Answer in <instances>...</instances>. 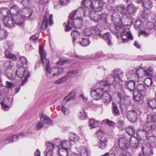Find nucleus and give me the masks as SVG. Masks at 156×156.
I'll return each mask as SVG.
<instances>
[{"mask_svg": "<svg viewBox=\"0 0 156 156\" xmlns=\"http://www.w3.org/2000/svg\"><path fill=\"white\" fill-rule=\"evenodd\" d=\"M39 50L43 66L47 72L46 75L48 77L53 78L58 76L63 72L64 69L62 68H55L51 69L50 66L49 60L46 58L45 51L41 45H40Z\"/></svg>", "mask_w": 156, "mask_h": 156, "instance_id": "obj_1", "label": "nucleus"}, {"mask_svg": "<svg viewBox=\"0 0 156 156\" xmlns=\"http://www.w3.org/2000/svg\"><path fill=\"white\" fill-rule=\"evenodd\" d=\"M100 88H98L94 90H92L90 92V95L93 99L98 100L101 99L103 97V96L104 95L106 97V98H105V103H108L111 101V98L109 94L107 93L108 92L105 91V90L103 89L104 88V87H101Z\"/></svg>", "mask_w": 156, "mask_h": 156, "instance_id": "obj_2", "label": "nucleus"}, {"mask_svg": "<svg viewBox=\"0 0 156 156\" xmlns=\"http://www.w3.org/2000/svg\"><path fill=\"white\" fill-rule=\"evenodd\" d=\"M74 19H69L68 21V24L64 23V25L65 26L66 28L65 31H70L73 27L76 28H80L82 25V19L79 18L76 19L77 17H74Z\"/></svg>", "mask_w": 156, "mask_h": 156, "instance_id": "obj_3", "label": "nucleus"}, {"mask_svg": "<svg viewBox=\"0 0 156 156\" xmlns=\"http://www.w3.org/2000/svg\"><path fill=\"white\" fill-rule=\"evenodd\" d=\"M16 74L20 78L22 85L25 83L29 76V73L28 69L23 67L18 68L16 71Z\"/></svg>", "mask_w": 156, "mask_h": 156, "instance_id": "obj_4", "label": "nucleus"}, {"mask_svg": "<svg viewBox=\"0 0 156 156\" xmlns=\"http://www.w3.org/2000/svg\"><path fill=\"white\" fill-rule=\"evenodd\" d=\"M115 80V79L114 76L109 75L107 77L106 80L107 83L105 81H101L99 82V85L100 87H104V88L103 89L105 90V91L109 92L111 90L110 85L112 84Z\"/></svg>", "mask_w": 156, "mask_h": 156, "instance_id": "obj_5", "label": "nucleus"}, {"mask_svg": "<svg viewBox=\"0 0 156 156\" xmlns=\"http://www.w3.org/2000/svg\"><path fill=\"white\" fill-rule=\"evenodd\" d=\"M6 65H7V67L5 70L6 74L9 78L13 79L15 76L13 73L14 71V65L12 62L9 60L5 62L4 65L5 67L7 66H5Z\"/></svg>", "mask_w": 156, "mask_h": 156, "instance_id": "obj_6", "label": "nucleus"}, {"mask_svg": "<svg viewBox=\"0 0 156 156\" xmlns=\"http://www.w3.org/2000/svg\"><path fill=\"white\" fill-rule=\"evenodd\" d=\"M86 10L85 8L83 7L78 8L76 10H74L71 12L69 16V18L74 19V17H76L77 18H81L85 15Z\"/></svg>", "mask_w": 156, "mask_h": 156, "instance_id": "obj_7", "label": "nucleus"}, {"mask_svg": "<svg viewBox=\"0 0 156 156\" xmlns=\"http://www.w3.org/2000/svg\"><path fill=\"white\" fill-rule=\"evenodd\" d=\"M48 12H46L45 15H44L43 19V21L41 26L40 28L43 30H46L48 27V17H49V24L50 25L53 24V21L52 19L53 17L52 14L49 15Z\"/></svg>", "mask_w": 156, "mask_h": 156, "instance_id": "obj_8", "label": "nucleus"}, {"mask_svg": "<svg viewBox=\"0 0 156 156\" xmlns=\"http://www.w3.org/2000/svg\"><path fill=\"white\" fill-rule=\"evenodd\" d=\"M5 87L9 90V94L14 95L18 93L20 90V87L17 89L15 85L13 83L6 81L5 83Z\"/></svg>", "mask_w": 156, "mask_h": 156, "instance_id": "obj_9", "label": "nucleus"}, {"mask_svg": "<svg viewBox=\"0 0 156 156\" xmlns=\"http://www.w3.org/2000/svg\"><path fill=\"white\" fill-rule=\"evenodd\" d=\"M82 7H85V9L86 10L88 9L89 7L92 10H95L96 8L95 3L93 0H83L82 2Z\"/></svg>", "mask_w": 156, "mask_h": 156, "instance_id": "obj_10", "label": "nucleus"}, {"mask_svg": "<svg viewBox=\"0 0 156 156\" xmlns=\"http://www.w3.org/2000/svg\"><path fill=\"white\" fill-rule=\"evenodd\" d=\"M120 35L123 42L126 43L129 40L133 39V37L128 30H126L125 29Z\"/></svg>", "mask_w": 156, "mask_h": 156, "instance_id": "obj_11", "label": "nucleus"}, {"mask_svg": "<svg viewBox=\"0 0 156 156\" xmlns=\"http://www.w3.org/2000/svg\"><path fill=\"white\" fill-rule=\"evenodd\" d=\"M143 128L145 129L149 135L156 132V126L149 122L145 123L144 125Z\"/></svg>", "mask_w": 156, "mask_h": 156, "instance_id": "obj_12", "label": "nucleus"}, {"mask_svg": "<svg viewBox=\"0 0 156 156\" xmlns=\"http://www.w3.org/2000/svg\"><path fill=\"white\" fill-rule=\"evenodd\" d=\"M127 118L130 122H134L137 118V115L136 112L134 110H130L127 112Z\"/></svg>", "mask_w": 156, "mask_h": 156, "instance_id": "obj_13", "label": "nucleus"}, {"mask_svg": "<svg viewBox=\"0 0 156 156\" xmlns=\"http://www.w3.org/2000/svg\"><path fill=\"white\" fill-rule=\"evenodd\" d=\"M136 75L137 77H135L134 81L138 82L139 81V78L140 77H143L145 76V69L142 68H140L136 70V74L133 75L132 76L133 77Z\"/></svg>", "mask_w": 156, "mask_h": 156, "instance_id": "obj_14", "label": "nucleus"}, {"mask_svg": "<svg viewBox=\"0 0 156 156\" xmlns=\"http://www.w3.org/2000/svg\"><path fill=\"white\" fill-rule=\"evenodd\" d=\"M128 142V140L126 137H121L119 139V144L122 150L128 148L129 144Z\"/></svg>", "mask_w": 156, "mask_h": 156, "instance_id": "obj_15", "label": "nucleus"}, {"mask_svg": "<svg viewBox=\"0 0 156 156\" xmlns=\"http://www.w3.org/2000/svg\"><path fill=\"white\" fill-rule=\"evenodd\" d=\"M14 20L12 17H5L3 20V23L5 26L8 27H13L15 26Z\"/></svg>", "mask_w": 156, "mask_h": 156, "instance_id": "obj_16", "label": "nucleus"}, {"mask_svg": "<svg viewBox=\"0 0 156 156\" xmlns=\"http://www.w3.org/2000/svg\"><path fill=\"white\" fill-rule=\"evenodd\" d=\"M114 12H118L121 13L122 16V19L123 20L124 18L127 17L126 15L125 14V7L122 5H118L116 8V9L114 10Z\"/></svg>", "mask_w": 156, "mask_h": 156, "instance_id": "obj_17", "label": "nucleus"}, {"mask_svg": "<svg viewBox=\"0 0 156 156\" xmlns=\"http://www.w3.org/2000/svg\"><path fill=\"white\" fill-rule=\"evenodd\" d=\"M146 88L145 85L142 83H139L136 86L134 92H137L141 94L145 95L146 92Z\"/></svg>", "mask_w": 156, "mask_h": 156, "instance_id": "obj_18", "label": "nucleus"}, {"mask_svg": "<svg viewBox=\"0 0 156 156\" xmlns=\"http://www.w3.org/2000/svg\"><path fill=\"white\" fill-rule=\"evenodd\" d=\"M99 9L98 8H96L95 10L93 9L94 12H92L90 15V17L92 20L94 22L98 21L101 18V17L99 15V13H98L97 12H99L97 10Z\"/></svg>", "mask_w": 156, "mask_h": 156, "instance_id": "obj_19", "label": "nucleus"}, {"mask_svg": "<svg viewBox=\"0 0 156 156\" xmlns=\"http://www.w3.org/2000/svg\"><path fill=\"white\" fill-rule=\"evenodd\" d=\"M75 97V93L74 91L70 92L62 100L63 104L65 105L67 104L69 101L74 98Z\"/></svg>", "mask_w": 156, "mask_h": 156, "instance_id": "obj_20", "label": "nucleus"}, {"mask_svg": "<svg viewBox=\"0 0 156 156\" xmlns=\"http://www.w3.org/2000/svg\"><path fill=\"white\" fill-rule=\"evenodd\" d=\"M136 135L140 138H142V137L147 138L149 136L146 131L144 128L143 129H140L138 130L136 132Z\"/></svg>", "mask_w": 156, "mask_h": 156, "instance_id": "obj_21", "label": "nucleus"}, {"mask_svg": "<svg viewBox=\"0 0 156 156\" xmlns=\"http://www.w3.org/2000/svg\"><path fill=\"white\" fill-rule=\"evenodd\" d=\"M25 16L20 15H18L15 20H14L15 25H16L19 26H22L24 24Z\"/></svg>", "mask_w": 156, "mask_h": 156, "instance_id": "obj_22", "label": "nucleus"}, {"mask_svg": "<svg viewBox=\"0 0 156 156\" xmlns=\"http://www.w3.org/2000/svg\"><path fill=\"white\" fill-rule=\"evenodd\" d=\"M130 101L129 98H124L121 99V100L119 102L120 105V108H121L122 110L123 108H126V106L130 103Z\"/></svg>", "mask_w": 156, "mask_h": 156, "instance_id": "obj_23", "label": "nucleus"}, {"mask_svg": "<svg viewBox=\"0 0 156 156\" xmlns=\"http://www.w3.org/2000/svg\"><path fill=\"white\" fill-rule=\"evenodd\" d=\"M137 8L133 4H130L126 7V11L128 14H133L136 11Z\"/></svg>", "mask_w": 156, "mask_h": 156, "instance_id": "obj_24", "label": "nucleus"}, {"mask_svg": "<svg viewBox=\"0 0 156 156\" xmlns=\"http://www.w3.org/2000/svg\"><path fill=\"white\" fill-rule=\"evenodd\" d=\"M1 103L5 111H6L9 108V104L10 103L9 98L6 97L4 98L3 100L1 102Z\"/></svg>", "mask_w": 156, "mask_h": 156, "instance_id": "obj_25", "label": "nucleus"}, {"mask_svg": "<svg viewBox=\"0 0 156 156\" xmlns=\"http://www.w3.org/2000/svg\"><path fill=\"white\" fill-rule=\"evenodd\" d=\"M135 79L132 81H130L127 83L126 84V87L131 92H134L135 90L136 86H135L136 83L134 81Z\"/></svg>", "mask_w": 156, "mask_h": 156, "instance_id": "obj_26", "label": "nucleus"}, {"mask_svg": "<svg viewBox=\"0 0 156 156\" xmlns=\"http://www.w3.org/2000/svg\"><path fill=\"white\" fill-rule=\"evenodd\" d=\"M129 141L130 145L133 147L136 148L139 145L138 141L135 137H131Z\"/></svg>", "mask_w": 156, "mask_h": 156, "instance_id": "obj_27", "label": "nucleus"}, {"mask_svg": "<svg viewBox=\"0 0 156 156\" xmlns=\"http://www.w3.org/2000/svg\"><path fill=\"white\" fill-rule=\"evenodd\" d=\"M102 37L109 45L111 46L112 45L111 42V36L109 33H105L103 35Z\"/></svg>", "mask_w": 156, "mask_h": 156, "instance_id": "obj_28", "label": "nucleus"}, {"mask_svg": "<svg viewBox=\"0 0 156 156\" xmlns=\"http://www.w3.org/2000/svg\"><path fill=\"white\" fill-rule=\"evenodd\" d=\"M147 122L146 123H156V115L154 114L147 115L146 118Z\"/></svg>", "mask_w": 156, "mask_h": 156, "instance_id": "obj_29", "label": "nucleus"}, {"mask_svg": "<svg viewBox=\"0 0 156 156\" xmlns=\"http://www.w3.org/2000/svg\"><path fill=\"white\" fill-rule=\"evenodd\" d=\"M48 147L47 148L46 151L47 152L46 154V156H52L53 154V146L51 142H49L47 144Z\"/></svg>", "mask_w": 156, "mask_h": 156, "instance_id": "obj_30", "label": "nucleus"}, {"mask_svg": "<svg viewBox=\"0 0 156 156\" xmlns=\"http://www.w3.org/2000/svg\"><path fill=\"white\" fill-rule=\"evenodd\" d=\"M40 119L41 121H43L44 123L50 124L52 122L51 120L48 116L42 114L40 115Z\"/></svg>", "mask_w": 156, "mask_h": 156, "instance_id": "obj_31", "label": "nucleus"}, {"mask_svg": "<svg viewBox=\"0 0 156 156\" xmlns=\"http://www.w3.org/2000/svg\"><path fill=\"white\" fill-rule=\"evenodd\" d=\"M99 124V121L91 119L90 120L89 126L92 128H95L98 127Z\"/></svg>", "mask_w": 156, "mask_h": 156, "instance_id": "obj_32", "label": "nucleus"}, {"mask_svg": "<svg viewBox=\"0 0 156 156\" xmlns=\"http://www.w3.org/2000/svg\"><path fill=\"white\" fill-rule=\"evenodd\" d=\"M129 150L128 148L122 150L121 151H118L116 153H117V155L119 154V156H131Z\"/></svg>", "mask_w": 156, "mask_h": 156, "instance_id": "obj_33", "label": "nucleus"}, {"mask_svg": "<svg viewBox=\"0 0 156 156\" xmlns=\"http://www.w3.org/2000/svg\"><path fill=\"white\" fill-rule=\"evenodd\" d=\"M68 150L60 147L58 148L57 152L60 156H67L68 153Z\"/></svg>", "mask_w": 156, "mask_h": 156, "instance_id": "obj_34", "label": "nucleus"}, {"mask_svg": "<svg viewBox=\"0 0 156 156\" xmlns=\"http://www.w3.org/2000/svg\"><path fill=\"white\" fill-rule=\"evenodd\" d=\"M99 141V147L102 149H104L106 147V144L107 141V138L105 137H102Z\"/></svg>", "mask_w": 156, "mask_h": 156, "instance_id": "obj_35", "label": "nucleus"}, {"mask_svg": "<svg viewBox=\"0 0 156 156\" xmlns=\"http://www.w3.org/2000/svg\"><path fill=\"white\" fill-rule=\"evenodd\" d=\"M147 105L151 108L154 109L156 108V99H149L147 102Z\"/></svg>", "mask_w": 156, "mask_h": 156, "instance_id": "obj_36", "label": "nucleus"}, {"mask_svg": "<svg viewBox=\"0 0 156 156\" xmlns=\"http://www.w3.org/2000/svg\"><path fill=\"white\" fill-rule=\"evenodd\" d=\"M10 11L11 14L14 15H16V13L17 14L20 12H21L18 7L16 5L12 6L10 8ZM19 14H20V13Z\"/></svg>", "mask_w": 156, "mask_h": 156, "instance_id": "obj_37", "label": "nucleus"}, {"mask_svg": "<svg viewBox=\"0 0 156 156\" xmlns=\"http://www.w3.org/2000/svg\"><path fill=\"white\" fill-rule=\"evenodd\" d=\"M78 72L79 71L78 70L71 71L69 72L67 75L65 76L66 77L67 80L69 78L77 76V74Z\"/></svg>", "mask_w": 156, "mask_h": 156, "instance_id": "obj_38", "label": "nucleus"}, {"mask_svg": "<svg viewBox=\"0 0 156 156\" xmlns=\"http://www.w3.org/2000/svg\"><path fill=\"white\" fill-rule=\"evenodd\" d=\"M5 57L7 58L13 60H15L17 59L15 55L9 51H6L5 52Z\"/></svg>", "mask_w": 156, "mask_h": 156, "instance_id": "obj_39", "label": "nucleus"}, {"mask_svg": "<svg viewBox=\"0 0 156 156\" xmlns=\"http://www.w3.org/2000/svg\"><path fill=\"white\" fill-rule=\"evenodd\" d=\"M7 31L4 29H0V40L5 39L7 36Z\"/></svg>", "mask_w": 156, "mask_h": 156, "instance_id": "obj_40", "label": "nucleus"}, {"mask_svg": "<svg viewBox=\"0 0 156 156\" xmlns=\"http://www.w3.org/2000/svg\"><path fill=\"white\" fill-rule=\"evenodd\" d=\"M71 146V143L69 141L64 140L62 142L61 147L69 150L70 149Z\"/></svg>", "mask_w": 156, "mask_h": 156, "instance_id": "obj_41", "label": "nucleus"}, {"mask_svg": "<svg viewBox=\"0 0 156 156\" xmlns=\"http://www.w3.org/2000/svg\"><path fill=\"white\" fill-rule=\"evenodd\" d=\"M136 92H133V98L134 100L138 101H141L143 98V97L145 95L141 94L140 93H138L136 95H135Z\"/></svg>", "mask_w": 156, "mask_h": 156, "instance_id": "obj_42", "label": "nucleus"}, {"mask_svg": "<svg viewBox=\"0 0 156 156\" xmlns=\"http://www.w3.org/2000/svg\"><path fill=\"white\" fill-rule=\"evenodd\" d=\"M81 156H89V154L87 149L84 147H81L79 151Z\"/></svg>", "mask_w": 156, "mask_h": 156, "instance_id": "obj_43", "label": "nucleus"}, {"mask_svg": "<svg viewBox=\"0 0 156 156\" xmlns=\"http://www.w3.org/2000/svg\"><path fill=\"white\" fill-rule=\"evenodd\" d=\"M125 29L124 26L122 24H117L115 26V32L120 34Z\"/></svg>", "mask_w": 156, "mask_h": 156, "instance_id": "obj_44", "label": "nucleus"}, {"mask_svg": "<svg viewBox=\"0 0 156 156\" xmlns=\"http://www.w3.org/2000/svg\"><path fill=\"white\" fill-rule=\"evenodd\" d=\"M113 113L115 116H118L120 115L119 112L117 105L114 103H112Z\"/></svg>", "mask_w": 156, "mask_h": 156, "instance_id": "obj_45", "label": "nucleus"}, {"mask_svg": "<svg viewBox=\"0 0 156 156\" xmlns=\"http://www.w3.org/2000/svg\"><path fill=\"white\" fill-rule=\"evenodd\" d=\"M126 131L127 133L130 135H133L135 133V129L133 126H129L126 128Z\"/></svg>", "mask_w": 156, "mask_h": 156, "instance_id": "obj_46", "label": "nucleus"}, {"mask_svg": "<svg viewBox=\"0 0 156 156\" xmlns=\"http://www.w3.org/2000/svg\"><path fill=\"white\" fill-rule=\"evenodd\" d=\"M143 5L147 9L151 8L152 6V2L149 0H143Z\"/></svg>", "mask_w": 156, "mask_h": 156, "instance_id": "obj_47", "label": "nucleus"}, {"mask_svg": "<svg viewBox=\"0 0 156 156\" xmlns=\"http://www.w3.org/2000/svg\"><path fill=\"white\" fill-rule=\"evenodd\" d=\"M79 42L81 46L84 47L88 46L90 43L89 40L85 38H82Z\"/></svg>", "mask_w": 156, "mask_h": 156, "instance_id": "obj_48", "label": "nucleus"}, {"mask_svg": "<svg viewBox=\"0 0 156 156\" xmlns=\"http://www.w3.org/2000/svg\"><path fill=\"white\" fill-rule=\"evenodd\" d=\"M95 3V5H96V8H98L99 9L98 10V11H100L103 8V5L101 2L102 0H93Z\"/></svg>", "mask_w": 156, "mask_h": 156, "instance_id": "obj_49", "label": "nucleus"}, {"mask_svg": "<svg viewBox=\"0 0 156 156\" xmlns=\"http://www.w3.org/2000/svg\"><path fill=\"white\" fill-rule=\"evenodd\" d=\"M71 35L73 39V44L76 39L79 37L80 36V33L77 30H73L71 33Z\"/></svg>", "mask_w": 156, "mask_h": 156, "instance_id": "obj_50", "label": "nucleus"}, {"mask_svg": "<svg viewBox=\"0 0 156 156\" xmlns=\"http://www.w3.org/2000/svg\"><path fill=\"white\" fill-rule=\"evenodd\" d=\"M62 142L60 139H57L53 141V143H51L52 144L53 148H54L55 147H59L61 145H62Z\"/></svg>", "mask_w": 156, "mask_h": 156, "instance_id": "obj_51", "label": "nucleus"}, {"mask_svg": "<svg viewBox=\"0 0 156 156\" xmlns=\"http://www.w3.org/2000/svg\"><path fill=\"white\" fill-rule=\"evenodd\" d=\"M69 140L74 142H76L79 140V137L73 133H71L69 136Z\"/></svg>", "mask_w": 156, "mask_h": 156, "instance_id": "obj_52", "label": "nucleus"}, {"mask_svg": "<svg viewBox=\"0 0 156 156\" xmlns=\"http://www.w3.org/2000/svg\"><path fill=\"white\" fill-rule=\"evenodd\" d=\"M154 70L152 68L150 67L147 69H145V76H151L153 75Z\"/></svg>", "mask_w": 156, "mask_h": 156, "instance_id": "obj_53", "label": "nucleus"}, {"mask_svg": "<svg viewBox=\"0 0 156 156\" xmlns=\"http://www.w3.org/2000/svg\"><path fill=\"white\" fill-rule=\"evenodd\" d=\"M92 35L95 36L99 35L100 34V31L97 27L94 26L92 27Z\"/></svg>", "mask_w": 156, "mask_h": 156, "instance_id": "obj_54", "label": "nucleus"}, {"mask_svg": "<svg viewBox=\"0 0 156 156\" xmlns=\"http://www.w3.org/2000/svg\"><path fill=\"white\" fill-rule=\"evenodd\" d=\"M115 76L116 78L120 79L123 76V72L120 70L118 69L116 71H114Z\"/></svg>", "mask_w": 156, "mask_h": 156, "instance_id": "obj_55", "label": "nucleus"}, {"mask_svg": "<svg viewBox=\"0 0 156 156\" xmlns=\"http://www.w3.org/2000/svg\"><path fill=\"white\" fill-rule=\"evenodd\" d=\"M83 34L85 36H89L92 35V27L85 28L83 31Z\"/></svg>", "mask_w": 156, "mask_h": 156, "instance_id": "obj_56", "label": "nucleus"}, {"mask_svg": "<svg viewBox=\"0 0 156 156\" xmlns=\"http://www.w3.org/2000/svg\"><path fill=\"white\" fill-rule=\"evenodd\" d=\"M79 115L80 119L82 120L85 119L87 117V115L86 114L85 111L83 109L80 112Z\"/></svg>", "mask_w": 156, "mask_h": 156, "instance_id": "obj_57", "label": "nucleus"}, {"mask_svg": "<svg viewBox=\"0 0 156 156\" xmlns=\"http://www.w3.org/2000/svg\"><path fill=\"white\" fill-rule=\"evenodd\" d=\"M144 83L148 87H151L153 81L151 78H147L145 79Z\"/></svg>", "mask_w": 156, "mask_h": 156, "instance_id": "obj_58", "label": "nucleus"}, {"mask_svg": "<svg viewBox=\"0 0 156 156\" xmlns=\"http://www.w3.org/2000/svg\"><path fill=\"white\" fill-rule=\"evenodd\" d=\"M67 80L66 77L65 76L61 78L56 80L54 81V83L55 84H59L61 83L66 81Z\"/></svg>", "mask_w": 156, "mask_h": 156, "instance_id": "obj_59", "label": "nucleus"}, {"mask_svg": "<svg viewBox=\"0 0 156 156\" xmlns=\"http://www.w3.org/2000/svg\"><path fill=\"white\" fill-rule=\"evenodd\" d=\"M61 110L63 113L65 115H68L70 113L69 110L64 105H62L61 107Z\"/></svg>", "mask_w": 156, "mask_h": 156, "instance_id": "obj_60", "label": "nucleus"}, {"mask_svg": "<svg viewBox=\"0 0 156 156\" xmlns=\"http://www.w3.org/2000/svg\"><path fill=\"white\" fill-rule=\"evenodd\" d=\"M141 149L144 154H146L149 151V148L148 146L144 144L142 146Z\"/></svg>", "mask_w": 156, "mask_h": 156, "instance_id": "obj_61", "label": "nucleus"}, {"mask_svg": "<svg viewBox=\"0 0 156 156\" xmlns=\"http://www.w3.org/2000/svg\"><path fill=\"white\" fill-rule=\"evenodd\" d=\"M105 123L109 126H113L115 125V123L114 122L110 121L108 119H106L104 121Z\"/></svg>", "mask_w": 156, "mask_h": 156, "instance_id": "obj_62", "label": "nucleus"}, {"mask_svg": "<svg viewBox=\"0 0 156 156\" xmlns=\"http://www.w3.org/2000/svg\"><path fill=\"white\" fill-rule=\"evenodd\" d=\"M20 62L22 65H25L27 63V59L23 56H22L20 57Z\"/></svg>", "mask_w": 156, "mask_h": 156, "instance_id": "obj_63", "label": "nucleus"}, {"mask_svg": "<svg viewBox=\"0 0 156 156\" xmlns=\"http://www.w3.org/2000/svg\"><path fill=\"white\" fill-rule=\"evenodd\" d=\"M70 0H60L59 4L62 5H65L68 4Z\"/></svg>", "mask_w": 156, "mask_h": 156, "instance_id": "obj_64", "label": "nucleus"}]
</instances>
